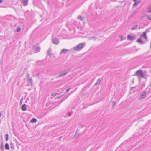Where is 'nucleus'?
I'll return each instance as SVG.
<instances>
[{
	"label": "nucleus",
	"mask_w": 151,
	"mask_h": 151,
	"mask_svg": "<svg viewBox=\"0 0 151 151\" xmlns=\"http://www.w3.org/2000/svg\"><path fill=\"white\" fill-rule=\"evenodd\" d=\"M86 45L85 43H81L76 47H73V49L76 51H79L83 49Z\"/></svg>",
	"instance_id": "nucleus-1"
},
{
	"label": "nucleus",
	"mask_w": 151,
	"mask_h": 151,
	"mask_svg": "<svg viewBox=\"0 0 151 151\" xmlns=\"http://www.w3.org/2000/svg\"><path fill=\"white\" fill-rule=\"evenodd\" d=\"M135 75L137 77L139 81L141 78H143L144 75L143 72L140 70H138L136 71Z\"/></svg>",
	"instance_id": "nucleus-2"
},
{
	"label": "nucleus",
	"mask_w": 151,
	"mask_h": 151,
	"mask_svg": "<svg viewBox=\"0 0 151 151\" xmlns=\"http://www.w3.org/2000/svg\"><path fill=\"white\" fill-rule=\"evenodd\" d=\"M69 72V70H66L64 72H62L58 75V77L60 78L62 76H64Z\"/></svg>",
	"instance_id": "nucleus-3"
},
{
	"label": "nucleus",
	"mask_w": 151,
	"mask_h": 151,
	"mask_svg": "<svg viewBox=\"0 0 151 151\" xmlns=\"http://www.w3.org/2000/svg\"><path fill=\"white\" fill-rule=\"evenodd\" d=\"M52 43L56 45H58L59 43V41L58 39L55 38H52Z\"/></svg>",
	"instance_id": "nucleus-4"
},
{
	"label": "nucleus",
	"mask_w": 151,
	"mask_h": 151,
	"mask_svg": "<svg viewBox=\"0 0 151 151\" xmlns=\"http://www.w3.org/2000/svg\"><path fill=\"white\" fill-rule=\"evenodd\" d=\"M29 0H21V2L23 6H25L28 4Z\"/></svg>",
	"instance_id": "nucleus-5"
},
{
	"label": "nucleus",
	"mask_w": 151,
	"mask_h": 151,
	"mask_svg": "<svg viewBox=\"0 0 151 151\" xmlns=\"http://www.w3.org/2000/svg\"><path fill=\"white\" fill-rule=\"evenodd\" d=\"M144 37L145 39H147V37L146 36V32L145 31L142 34H141L140 35V37L142 38V37Z\"/></svg>",
	"instance_id": "nucleus-6"
},
{
	"label": "nucleus",
	"mask_w": 151,
	"mask_h": 151,
	"mask_svg": "<svg viewBox=\"0 0 151 151\" xmlns=\"http://www.w3.org/2000/svg\"><path fill=\"white\" fill-rule=\"evenodd\" d=\"M137 42L141 44H143L145 43V42L143 41L141 39H138L137 40Z\"/></svg>",
	"instance_id": "nucleus-7"
},
{
	"label": "nucleus",
	"mask_w": 151,
	"mask_h": 151,
	"mask_svg": "<svg viewBox=\"0 0 151 151\" xmlns=\"http://www.w3.org/2000/svg\"><path fill=\"white\" fill-rule=\"evenodd\" d=\"M146 95V92L144 91L142 92L140 95L141 98L142 99L144 98Z\"/></svg>",
	"instance_id": "nucleus-8"
},
{
	"label": "nucleus",
	"mask_w": 151,
	"mask_h": 151,
	"mask_svg": "<svg viewBox=\"0 0 151 151\" xmlns=\"http://www.w3.org/2000/svg\"><path fill=\"white\" fill-rule=\"evenodd\" d=\"M21 109L22 111H25L27 110L26 105L25 104H23L21 107Z\"/></svg>",
	"instance_id": "nucleus-9"
},
{
	"label": "nucleus",
	"mask_w": 151,
	"mask_h": 151,
	"mask_svg": "<svg viewBox=\"0 0 151 151\" xmlns=\"http://www.w3.org/2000/svg\"><path fill=\"white\" fill-rule=\"evenodd\" d=\"M134 37L131 35H128L127 37V38L128 40H132L134 39Z\"/></svg>",
	"instance_id": "nucleus-10"
},
{
	"label": "nucleus",
	"mask_w": 151,
	"mask_h": 151,
	"mask_svg": "<svg viewBox=\"0 0 151 151\" xmlns=\"http://www.w3.org/2000/svg\"><path fill=\"white\" fill-rule=\"evenodd\" d=\"M147 12L148 13H151V5L148 6L147 9Z\"/></svg>",
	"instance_id": "nucleus-11"
},
{
	"label": "nucleus",
	"mask_w": 151,
	"mask_h": 151,
	"mask_svg": "<svg viewBox=\"0 0 151 151\" xmlns=\"http://www.w3.org/2000/svg\"><path fill=\"white\" fill-rule=\"evenodd\" d=\"M27 82L29 85H32L33 84V82L32 80V78L27 80Z\"/></svg>",
	"instance_id": "nucleus-12"
},
{
	"label": "nucleus",
	"mask_w": 151,
	"mask_h": 151,
	"mask_svg": "<svg viewBox=\"0 0 151 151\" xmlns=\"http://www.w3.org/2000/svg\"><path fill=\"white\" fill-rule=\"evenodd\" d=\"M0 149L2 151H3L4 150L3 142H2L0 144Z\"/></svg>",
	"instance_id": "nucleus-13"
},
{
	"label": "nucleus",
	"mask_w": 151,
	"mask_h": 151,
	"mask_svg": "<svg viewBox=\"0 0 151 151\" xmlns=\"http://www.w3.org/2000/svg\"><path fill=\"white\" fill-rule=\"evenodd\" d=\"M69 50L68 49H63L61 52H60V53H65L66 52L68 51Z\"/></svg>",
	"instance_id": "nucleus-14"
},
{
	"label": "nucleus",
	"mask_w": 151,
	"mask_h": 151,
	"mask_svg": "<svg viewBox=\"0 0 151 151\" xmlns=\"http://www.w3.org/2000/svg\"><path fill=\"white\" fill-rule=\"evenodd\" d=\"M5 148L7 150H9V147L8 143H6L5 145Z\"/></svg>",
	"instance_id": "nucleus-15"
},
{
	"label": "nucleus",
	"mask_w": 151,
	"mask_h": 151,
	"mask_svg": "<svg viewBox=\"0 0 151 151\" xmlns=\"http://www.w3.org/2000/svg\"><path fill=\"white\" fill-rule=\"evenodd\" d=\"M40 47H36L35 50V52L37 53L40 51Z\"/></svg>",
	"instance_id": "nucleus-16"
},
{
	"label": "nucleus",
	"mask_w": 151,
	"mask_h": 151,
	"mask_svg": "<svg viewBox=\"0 0 151 151\" xmlns=\"http://www.w3.org/2000/svg\"><path fill=\"white\" fill-rule=\"evenodd\" d=\"M138 27V25L136 24L134 25L131 28V30H135Z\"/></svg>",
	"instance_id": "nucleus-17"
},
{
	"label": "nucleus",
	"mask_w": 151,
	"mask_h": 151,
	"mask_svg": "<svg viewBox=\"0 0 151 151\" xmlns=\"http://www.w3.org/2000/svg\"><path fill=\"white\" fill-rule=\"evenodd\" d=\"M77 18L81 21H82L83 20L84 18L83 17L81 16V15H79L77 17Z\"/></svg>",
	"instance_id": "nucleus-18"
},
{
	"label": "nucleus",
	"mask_w": 151,
	"mask_h": 151,
	"mask_svg": "<svg viewBox=\"0 0 151 151\" xmlns=\"http://www.w3.org/2000/svg\"><path fill=\"white\" fill-rule=\"evenodd\" d=\"M37 121V119L35 118H32L31 120V122L32 123L35 122Z\"/></svg>",
	"instance_id": "nucleus-19"
},
{
	"label": "nucleus",
	"mask_w": 151,
	"mask_h": 151,
	"mask_svg": "<svg viewBox=\"0 0 151 151\" xmlns=\"http://www.w3.org/2000/svg\"><path fill=\"white\" fill-rule=\"evenodd\" d=\"M26 78H27V80L32 78L30 77L28 73L26 74Z\"/></svg>",
	"instance_id": "nucleus-20"
},
{
	"label": "nucleus",
	"mask_w": 151,
	"mask_h": 151,
	"mask_svg": "<svg viewBox=\"0 0 151 151\" xmlns=\"http://www.w3.org/2000/svg\"><path fill=\"white\" fill-rule=\"evenodd\" d=\"M9 135L8 134H6L5 135V140L6 141H7L9 139Z\"/></svg>",
	"instance_id": "nucleus-21"
},
{
	"label": "nucleus",
	"mask_w": 151,
	"mask_h": 151,
	"mask_svg": "<svg viewBox=\"0 0 151 151\" xmlns=\"http://www.w3.org/2000/svg\"><path fill=\"white\" fill-rule=\"evenodd\" d=\"M138 4V3H137V1L135 2L134 3L133 6L134 7H135L137 6Z\"/></svg>",
	"instance_id": "nucleus-22"
},
{
	"label": "nucleus",
	"mask_w": 151,
	"mask_h": 151,
	"mask_svg": "<svg viewBox=\"0 0 151 151\" xmlns=\"http://www.w3.org/2000/svg\"><path fill=\"white\" fill-rule=\"evenodd\" d=\"M21 30V28L20 27H17L16 28V31L19 32Z\"/></svg>",
	"instance_id": "nucleus-23"
},
{
	"label": "nucleus",
	"mask_w": 151,
	"mask_h": 151,
	"mask_svg": "<svg viewBox=\"0 0 151 151\" xmlns=\"http://www.w3.org/2000/svg\"><path fill=\"white\" fill-rule=\"evenodd\" d=\"M101 80H100V79H99L98 80H97V83L98 84H100L101 83Z\"/></svg>",
	"instance_id": "nucleus-24"
},
{
	"label": "nucleus",
	"mask_w": 151,
	"mask_h": 151,
	"mask_svg": "<svg viewBox=\"0 0 151 151\" xmlns=\"http://www.w3.org/2000/svg\"><path fill=\"white\" fill-rule=\"evenodd\" d=\"M23 100V97H22L20 100V105H21L22 104V101Z\"/></svg>",
	"instance_id": "nucleus-25"
},
{
	"label": "nucleus",
	"mask_w": 151,
	"mask_h": 151,
	"mask_svg": "<svg viewBox=\"0 0 151 151\" xmlns=\"http://www.w3.org/2000/svg\"><path fill=\"white\" fill-rule=\"evenodd\" d=\"M112 104L113 105V107H114L116 104V101H113L112 102Z\"/></svg>",
	"instance_id": "nucleus-26"
},
{
	"label": "nucleus",
	"mask_w": 151,
	"mask_h": 151,
	"mask_svg": "<svg viewBox=\"0 0 151 151\" xmlns=\"http://www.w3.org/2000/svg\"><path fill=\"white\" fill-rule=\"evenodd\" d=\"M120 37L121 39V41L124 40L125 38V37H123L122 36H120Z\"/></svg>",
	"instance_id": "nucleus-27"
},
{
	"label": "nucleus",
	"mask_w": 151,
	"mask_h": 151,
	"mask_svg": "<svg viewBox=\"0 0 151 151\" xmlns=\"http://www.w3.org/2000/svg\"><path fill=\"white\" fill-rule=\"evenodd\" d=\"M94 39V40H96V38L95 37H92L90 38V40Z\"/></svg>",
	"instance_id": "nucleus-28"
},
{
	"label": "nucleus",
	"mask_w": 151,
	"mask_h": 151,
	"mask_svg": "<svg viewBox=\"0 0 151 151\" xmlns=\"http://www.w3.org/2000/svg\"><path fill=\"white\" fill-rule=\"evenodd\" d=\"M147 17L149 20H151V17L150 16H149L148 15H147Z\"/></svg>",
	"instance_id": "nucleus-29"
},
{
	"label": "nucleus",
	"mask_w": 151,
	"mask_h": 151,
	"mask_svg": "<svg viewBox=\"0 0 151 151\" xmlns=\"http://www.w3.org/2000/svg\"><path fill=\"white\" fill-rule=\"evenodd\" d=\"M77 132H78V130H77L76 131V132L75 134V136L73 137H74L76 136H78V134H77Z\"/></svg>",
	"instance_id": "nucleus-30"
},
{
	"label": "nucleus",
	"mask_w": 151,
	"mask_h": 151,
	"mask_svg": "<svg viewBox=\"0 0 151 151\" xmlns=\"http://www.w3.org/2000/svg\"><path fill=\"white\" fill-rule=\"evenodd\" d=\"M71 88H68L66 90V93H67L69 91V90Z\"/></svg>",
	"instance_id": "nucleus-31"
},
{
	"label": "nucleus",
	"mask_w": 151,
	"mask_h": 151,
	"mask_svg": "<svg viewBox=\"0 0 151 151\" xmlns=\"http://www.w3.org/2000/svg\"><path fill=\"white\" fill-rule=\"evenodd\" d=\"M57 93H52L51 94V96H55L56 95Z\"/></svg>",
	"instance_id": "nucleus-32"
},
{
	"label": "nucleus",
	"mask_w": 151,
	"mask_h": 151,
	"mask_svg": "<svg viewBox=\"0 0 151 151\" xmlns=\"http://www.w3.org/2000/svg\"><path fill=\"white\" fill-rule=\"evenodd\" d=\"M48 52H47V53H48V54L50 55V53H51V52H50V49H49L48 50H47Z\"/></svg>",
	"instance_id": "nucleus-33"
},
{
	"label": "nucleus",
	"mask_w": 151,
	"mask_h": 151,
	"mask_svg": "<svg viewBox=\"0 0 151 151\" xmlns=\"http://www.w3.org/2000/svg\"><path fill=\"white\" fill-rule=\"evenodd\" d=\"M137 3H138V4H139V3H140L141 1L140 0H138L137 1Z\"/></svg>",
	"instance_id": "nucleus-34"
},
{
	"label": "nucleus",
	"mask_w": 151,
	"mask_h": 151,
	"mask_svg": "<svg viewBox=\"0 0 151 151\" xmlns=\"http://www.w3.org/2000/svg\"><path fill=\"white\" fill-rule=\"evenodd\" d=\"M69 112H68V115H69V116H71V113L70 114L69 113H68Z\"/></svg>",
	"instance_id": "nucleus-35"
},
{
	"label": "nucleus",
	"mask_w": 151,
	"mask_h": 151,
	"mask_svg": "<svg viewBox=\"0 0 151 151\" xmlns=\"http://www.w3.org/2000/svg\"><path fill=\"white\" fill-rule=\"evenodd\" d=\"M3 1L2 0H0V3L3 2Z\"/></svg>",
	"instance_id": "nucleus-36"
},
{
	"label": "nucleus",
	"mask_w": 151,
	"mask_h": 151,
	"mask_svg": "<svg viewBox=\"0 0 151 151\" xmlns=\"http://www.w3.org/2000/svg\"><path fill=\"white\" fill-rule=\"evenodd\" d=\"M61 137H60L59 138H58V140H60V139Z\"/></svg>",
	"instance_id": "nucleus-37"
},
{
	"label": "nucleus",
	"mask_w": 151,
	"mask_h": 151,
	"mask_svg": "<svg viewBox=\"0 0 151 151\" xmlns=\"http://www.w3.org/2000/svg\"><path fill=\"white\" fill-rule=\"evenodd\" d=\"M98 84L97 83H96L95 84V86H96L97 85V84Z\"/></svg>",
	"instance_id": "nucleus-38"
},
{
	"label": "nucleus",
	"mask_w": 151,
	"mask_h": 151,
	"mask_svg": "<svg viewBox=\"0 0 151 151\" xmlns=\"http://www.w3.org/2000/svg\"><path fill=\"white\" fill-rule=\"evenodd\" d=\"M1 115H2L0 113V117L1 116Z\"/></svg>",
	"instance_id": "nucleus-39"
},
{
	"label": "nucleus",
	"mask_w": 151,
	"mask_h": 151,
	"mask_svg": "<svg viewBox=\"0 0 151 151\" xmlns=\"http://www.w3.org/2000/svg\"><path fill=\"white\" fill-rule=\"evenodd\" d=\"M137 0H133V1L134 2L137 1Z\"/></svg>",
	"instance_id": "nucleus-40"
}]
</instances>
